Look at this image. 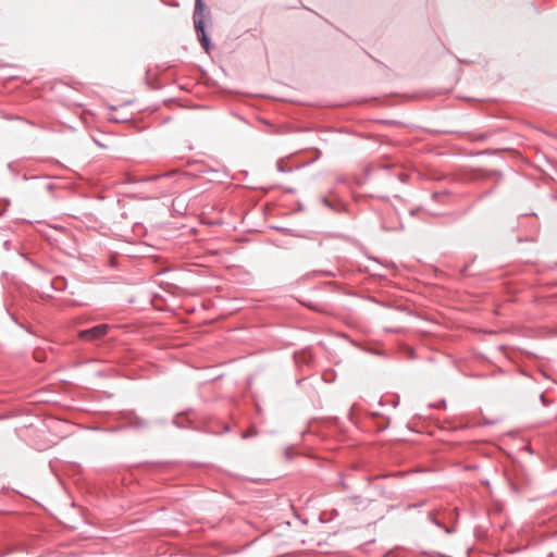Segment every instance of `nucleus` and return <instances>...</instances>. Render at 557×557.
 Segmentation results:
<instances>
[{
	"mask_svg": "<svg viewBox=\"0 0 557 557\" xmlns=\"http://www.w3.org/2000/svg\"><path fill=\"white\" fill-rule=\"evenodd\" d=\"M109 327L108 324H99L91 329L81 331L79 337L86 341L99 339L107 335Z\"/></svg>",
	"mask_w": 557,
	"mask_h": 557,
	"instance_id": "nucleus-2",
	"label": "nucleus"
},
{
	"mask_svg": "<svg viewBox=\"0 0 557 557\" xmlns=\"http://www.w3.org/2000/svg\"><path fill=\"white\" fill-rule=\"evenodd\" d=\"M202 11H203V4L201 0L195 1V11H194V25L195 29L197 32L198 38L200 40V44L202 48L209 52L210 50V40L206 34L205 30V23L202 20Z\"/></svg>",
	"mask_w": 557,
	"mask_h": 557,
	"instance_id": "nucleus-1",
	"label": "nucleus"
},
{
	"mask_svg": "<svg viewBox=\"0 0 557 557\" xmlns=\"http://www.w3.org/2000/svg\"><path fill=\"white\" fill-rule=\"evenodd\" d=\"M432 521H433L435 524L441 525V524L438 523V521H436L435 519H432Z\"/></svg>",
	"mask_w": 557,
	"mask_h": 557,
	"instance_id": "nucleus-3",
	"label": "nucleus"
}]
</instances>
